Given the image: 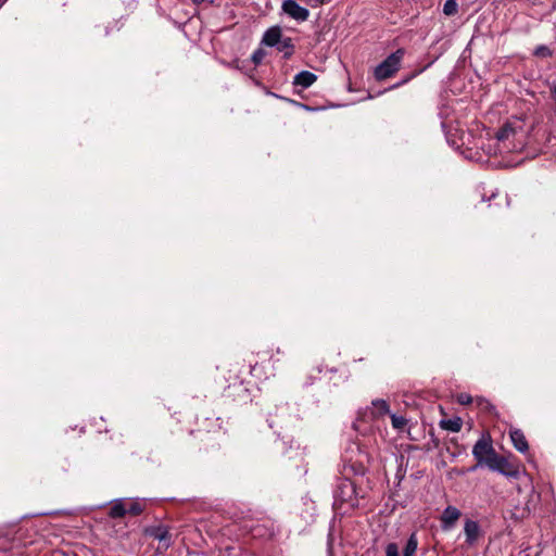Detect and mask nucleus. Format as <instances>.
<instances>
[{
    "label": "nucleus",
    "instance_id": "obj_1",
    "mask_svg": "<svg viewBox=\"0 0 556 556\" xmlns=\"http://www.w3.org/2000/svg\"><path fill=\"white\" fill-rule=\"evenodd\" d=\"M390 414L389 404L384 400H375L371 402V406L361 412L358 418L354 422L356 431L366 433L370 427L365 426L384 415Z\"/></svg>",
    "mask_w": 556,
    "mask_h": 556
},
{
    "label": "nucleus",
    "instance_id": "obj_2",
    "mask_svg": "<svg viewBox=\"0 0 556 556\" xmlns=\"http://www.w3.org/2000/svg\"><path fill=\"white\" fill-rule=\"evenodd\" d=\"M333 497L336 505L345 504L350 508L357 506L358 500L355 483L350 479L340 480L334 490Z\"/></svg>",
    "mask_w": 556,
    "mask_h": 556
},
{
    "label": "nucleus",
    "instance_id": "obj_3",
    "mask_svg": "<svg viewBox=\"0 0 556 556\" xmlns=\"http://www.w3.org/2000/svg\"><path fill=\"white\" fill-rule=\"evenodd\" d=\"M404 49H397L395 52L391 53L384 61H382L375 68V77L377 80H384L395 74L400 66L402 59L404 56Z\"/></svg>",
    "mask_w": 556,
    "mask_h": 556
},
{
    "label": "nucleus",
    "instance_id": "obj_4",
    "mask_svg": "<svg viewBox=\"0 0 556 556\" xmlns=\"http://www.w3.org/2000/svg\"><path fill=\"white\" fill-rule=\"evenodd\" d=\"M492 440L489 434H482L472 447V455L477 460V466H483L495 454Z\"/></svg>",
    "mask_w": 556,
    "mask_h": 556
},
{
    "label": "nucleus",
    "instance_id": "obj_5",
    "mask_svg": "<svg viewBox=\"0 0 556 556\" xmlns=\"http://www.w3.org/2000/svg\"><path fill=\"white\" fill-rule=\"evenodd\" d=\"M281 11L298 23H303L309 17L308 9L300 5L295 0H283Z\"/></svg>",
    "mask_w": 556,
    "mask_h": 556
},
{
    "label": "nucleus",
    "instance_id": "obj_6",
    "mask_svg": "<svg viewBox=\"0 0 556 556\" xmlns=\"http://www.w3.org/2000/svg\"><path fill=\"white\" fill-rule=\"evenodd\" d=\"M485 466L492 471H496L503 476L516 478L518 476L517 470H509L508 462L495 453L491 458L488 459Z\"/></svg>",
    "mask_w": 556,
    "mask_h": 556
},
{
    "label": "nucleus",
    "instance_id": "obj_7",
    "mask_svg": "<svg viewBox=\"0 0 556 556\" xmlns=\"http://www.w3.org/2000/svg\"><path fill=\"white\" fill-rule=\"evenodd\" d=\"M464 534L467 546H475L482 536V531L478 521L466 519L464 522Z\"/></svg>",
    "mask_w": 556,
    "mask_h": 556
},
{
    "label": "nucleus",
    "instance_id": "obj_8",
    "mask_svg": "<svg viewBox=\"0 0 556 556\" xmlns=\"http://www.w3.org/2000/svg\"><path fill=\"white\" fill-rule=\"evenodd\" d=\"M460 515H462V513L457 507H455V506L445 507L440 517L442 530L443 531L452 530L455 527Z\"/></svg>",
    "mask_w": 556,
    "mask_h": 556
},
{
    "label": "nucleus",
    "instance_id": "obj_9",
    "mask_svg": "<svg viewBox=\"0 0 556 556\" xmlns=\"http://www.w3.org/2000/svg\"><path fill=\"white\" fill-rule=\"evenodd\" d=\"M147 534L159 541V551H166L170 546V535L166 527H153L147 530Z\"/></svg>",
    "mask_w": 556,
    "mask_h": 556
},
{
    "label": "nucleus",
    "instance_id": "obj_10",
    "mask_svg": "<svg viewBox=\"0 0 556 556\" xmlns=\"http://www.w3.org/2000/svg\"><path fill=\"white\" fill-rule=\"evenodd\" d=\"M281 37V28L279 26H273L264 33L262 38V45H265L267 47H275L280 42Z\"/></svg>",
    "mask_w": 556,
    "mask_h": 556
},
{
    "label": "nucleus",
    "instance_id": "obj_11",
    "mask_svg": "<svg viewBox=\"0 0 556 556\" xmlns=\"http://www.w3.org/2000/svg\"><path fill=\"white\" fill-rule=\"evenodd\" d=\"M510 440L514 447L520 452L526 453L529 450V445L523 432L519 429H511L509 432Z\"/></svg>",
    "mask_w": 556,
    "mask_h": 556
},
{
    "label": "nucleus",
    "instance_id": "obj_12",
    "mask_svg": "<svg viewBox=\"0 0 556 556\" xmlns=\"http://www.w3.org/2000/svg\"><path fill=\"white\" fill-rule=\"evenodd\" d=\"M317 80V76L308 71L298 73L293 78V85L300 86L303 89L309 88Z\"/></svg>",
    "mask_w": 556,
    "mask_h": 556
},
{
    "label": "nucleus",
    "instance_id": "obj_13",
    "mask_svg": "<svg viewBox=\"0 0 556 556\" xmlns=\"http://www.w3.org/2000/svg\"><path fill=\"white\" fill-rule=\"evenodd\" d=\"M127 498H117L113 501L112 506L110 508V517L112 518H121L124 517L126 513Z\"/></svg>",
    "mask_w": 556,
    "mask_h": 556
},
{
    "label": "nucleus",
    "instance_id": "obj_14",
    "mask_svg": "<svg viewBox=\"0 0 556 556\" xmlns=\"http://www.w3.org/2000/svg\"><path fill=\"white\" fill-rule=\"evenodd\" d=\"M440 426L444 430H447L451 432H459L462 430L463 420L459 417L443 419V420H441Z\"/></svg>",
    "mask_w": 556,
    "mask_h": 556
},
{
    "label": "nucleus",
    "instance_id": "obj_15",
    "mask_svg": "<svg viewBox=\"0 0 556 556\" xmlns=\"http://www.w3.org/2000/svg\"><path fill=\"white\" fill-rule=\"evenodd\" d=\"M144 507L146 503L143 500H127L126 513L132 516H138L144 510Z\"/></svg>",
    "mask_w": 556,
    "mask_h": 556
},
{
    "label": "nucleus",
    "instance_id": "obj_16",
    "mask_svg": "<svg viewBox=\"0 0 556 556\" xmlns=\"http://www.w3.org/2000/svg\"><path fill=\"white\" fill-rule=\"evenodd\" d=\"M418 548V539L416 532H413L404 547L403 556H415Z\"/></svg>",
    "mask_w": 556,
    "mask_h": 556
},
{
    "label": "nucleus",
    "instance_id": "obj_17",
    "mask_svg": "<svg viewBox=\"0 0 556 556\" xmlns=\"http://www.w3.org/2000/svg\"><path fill=\"white\" fill-rule=\"evenodd\" d=\"M276 47L280 52L285 53L283 56L286 59H289L293 54L294 46L292 43V39L289 37L281 39Z\"/></svg>",
    "mask_w": 556,
    "mask_h": 556
},
{
    "label": "nucleus",
    "instance_id": "obj_18",
    "mask_svg": "<svg viewBox=\"0 0 556 556\" xmlns=\"http://www.w3.org/2000/svg\"><path fill=\"white\" fill-rule=\"evenodd\" d=\"M516 135L517 134L515 128H513L509 124H506L496 132V139L504 142L510 138H514Z\"/></svg>",
    "mask_w": 556,
    "mask_h": 556
},
{
    "label": "nucleus",
    "instance_id": "obj_19",
    "mask_svg": "<svg viewBox=\"0 0 556 556\" xmlns=\"http://www.w3.org/2000/svg\"><path fill=\"white\" fill-rule=\"evenodd\" d=\"M392 427L396 430H403L407 425V419L396 414H390Z\"/></svg>",
    "mask_w": 556,
    "mask_h": 556
},
{
    "label": "nucleus",
    "instance_id": "obj_20",
    "mask_svg": "<svg viewBox=\"0 0 556 556\" xmlns=\"http://www.w3.org/2000/svg\"><path fill=\"white\" fill-rule=\"evenodd\" d=\"M458 11V4L456 0H446L443 5V13L447 16L455 15Z\"/></svg>",
    "mask_w": 556,
    "mask_h": 556
},
{
    "label": "nucleus",
    "instance_id": "obj_21",
    "mask_svg": "<svg viewBox=\"0 0 556 556\" xmlns=\"http://www.w3.org/2000/svg\"><path fill=\"white\" fill-rule=\"evenodd\" d=\"M222 556H243V549L239 545H229L222 551Z\"/></svg>",
    "mask_w": 556,
    "mask_h": 556
},
{
    "label": "nucleus",
    "instance_id": "obj_22",
    "mask_svg": "<svg viewBox=\"0 0 556 556\" xmlns=\"http://www.w3.org/2000/svg\"><path fill=\"white\" fill-rule=\"evenodd\" d=\"M265 55L266 52L263 49L258 48L252 53L251 60L255 65H258L264 60Z\"/></svg>",
    "mask_w": 556,
    "mask_h": 556
},
{
    "label": "nucleus",
    "instance_id": "obj_23",
    "mask_svg": "<svg viewBox=\"0 0 556 556\" xmlns=\"http://www.w3.org/2000/svg\"><path fill=\"white\" fill-rule=\"evenodd\" d=\"M386 556H400L399 546L396 543L387 544Z\"/></svg>",
    "mask_w": 556,
    "mask_h": 556
},
{
    "label": "nucleus",
    "instance_id": "obj_24",
    "mask_svg": "<svg viewBox=\"0 0 556 556\" xmlns=\"http://www.w3.org/2000/svg\"><path fill=\"white\" fill-rule=\"evenodd\" d=\"M457 401L462 405H468V404H470L472 402V397L468 393H460L457 396Z\"/></svg>",
    "mask_w": 556,
    "mask_h": 556
},
{
    "label": "nucleus",
    "instance_id": "obj_25",
    "mask_svg": "<svg viewBox=\"0 0 556 556\" xmlns=\"http://www.w3.org/2000/svg\"><path fill=\"white\" fill-rule=\"evenodd\" d=\"M549 92H551V98H552L553 103H554V113L556 115V84H552L549 86Z\"/></svg>",
    "mask_w": 556,
    "mask_h": 556
},
{
    "label": "nucleus",
    "instance_id": "obj_26",
    "mask_svg": "<svg viewBox=\"0 0 556 556\" xmlns=\"http://www.w3.org/2000/svg\"><path fill=\"white\" fill-rule=\"evenodd\" d=\"M330 0H308V3L312 8H317L321 4H325L327 2H329Z\"/></svg>",
    "mask_w": 556,
    "mask_h": 556
},
{
    "label": "nucleus",
    "instance_id": "obj_27",
    "mask_svg": "<svg viewBox=\"0 0 556 556\" xmlns=\"http://www.w3.org/2000/svg\"><path fill=\"white\" fill-rule=\"evenodd\" d=\"M446 140H447L448 144H451L453 148H455V149L459 148V144L454 139H452V136L448 132L446 134Z\"/></svg>",
    "mask_w": 556,
    "mask_h": 556
},
{
    "label": "nucleus",
    "instance_id": "obj_28",
    "mask_svg": "<svg viewBox=\"0 0 556 556\" xmlns=\"http://www.w3.org/2000/svg\"><path fill=\"white\" fill-rule=\"evenodd\" d=\"M412 77H414V75H412L410 77H407L406 79L402 80L401 83H397V84L393 85L390 89L397 88V87L402 86L403 84L408 83V80H409Z\"/></svg>",
    "mask_w": 556,
    "mask_h": 556
},
{
    "label": "nucleus",
    "instance_id": "obj_29",
    "mask_svg": "<svg viewBox=\"0 0 556 556\" xmlns=\"http://www.w3.org/2000/svg\"><path fill=\"white\" fill-rule=\"evenodd\" d=\"M546 50H547L546 48L541 47L540 49H538V53H540V52H541V53H544V51H546Z\"/></svg>",
    "mask_w": 556,
    "mask_h": 556
},
{
    "label": "nucleus",
    "instance_id": "obj_30",
    "mask_svg": "<svg viewBox=\"0 0 556 556\" xmlns=\"http://www.w3.org/2000/svg\"><path fill=\"white\" fill-rule=\"evenodd\" d=\"M546 50H547L546 48L541 47L540 49H538V53H540V52H541V53H544V51H546Z\"/></svg>",
    "mask_w": 556,
    "mask_h": 556
},
{
    "label": "nucleus",
    "instance_id": "obj_31",
    "mask_svg": "<svg viewBox=\"0 0 556 556\" xmlns=\"http://www.w3.org/2000/svg\"><path fill=\"white\" fill-rule=\"evenodd\" d=\"M194 4L199 5L201 4L204 0H192Z\"/></svg>",
    "mask_w": 556,
    "mask_h": 556
},
{
    "label": "nucleus",
    "instance_id": "obj_32",
    "mask_svg": "<svg viewBox=\"0 0 556 556\" xmlns=\"http://www.w3.org/2000/svg\"><path fill=\"white\" fill-rule=\"evenodd\" d=\"M8 0H0V8L7 2Z\"/></svg>",
    "mask_w": 556,
    "mask_h": 556
}]
</instances>
